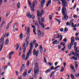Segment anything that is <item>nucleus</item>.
Here are the masks:
<instances>
[{"label":"nucleus","instance_id":"obj_16","mask_svg":"<svg viewBox=\"0 0 79 79\" xmlns=\"http://www.w3.org/2000/svg\"><path fill=\"white\" fill-rule=\"evenodd\" d=\"M32 27V28H33V32H34V33H35V34L36 35V32H35V31H36V29H35V27L34 26H31Z\"/></svg>","mask_w":79,"mask_h":79},{"label":"nucleus","instance_id":"obj_27","mask_svg":"<svg viewBox=\"0 0 79 79\" xmlns=\"http://www.w3.org/2000/svg\"><path fill=\"white\" fill-rule=\"evenodd\" d=\"M51 71V70L50 69H48L47 70L45 71V73H48Z\"/></svg>","mask_w":79,"mask_h":79},{"label":"nucleus","instance_id":"obj_60","mask_svg":"<svg viewBox=\"0 0 79 79\" xmlns=\"http://www.w3.org/2000/svg\"><path fill=\"white\" fill-rule=\"evenodd\" d=\"M75 67L76 68H78V64H75Z\"/></svg>","mask_w":79,"mask_h":79},{"label":"nucleus","instance_id":"obj_35","mask_svg":"<svg viewBox=\"0 0 79 79\" xmlns=\"http://www.w3.org/2000/svg\"><path fill=\"white\" fill-rule=\"evenodd\" d=\"M64 67H62L61 68V72H63L64 71Z\"/></svg>","mask_w":79,"mask_h":79},{"label":"nucleus","instance_id":"obj_25","mask_svg":"<svg viewBox=\"0 0 79 79\" xmlns=\"http://www.w3.org/2000/svg\"><path fill=\"white\" fill-rule=\"evenodd\" d=\"M71 43L72 44L73 43H74V37H73L71 38Z\"/></svg>","mask_w":79,"mask_h":79},{"label":"nucleus","instance_id":"obj_61","mask_svg":"<svg viewBox=\"0 0 79 79\" xmlns=\"http://www.w3.org/2000/svg\"><path fill=\"white\" fill-rule=\"evenodd\" d=\"M72 27H74V23H72L71 24Z\"/></svg>","mask_w":79,"mask_h":79},{"label":"nucleus","instance_id":"obj_41","mask_svg":"<svg viewBox=\"0 0 79 79\" xmlns=\"http://www.w3.org/2000/svg\"><path fill=\"white\" fill-rule=\"evenodd\" d=\"M2 2H3L2 0H0V6L2 4Z\"/></svg>","mask_w":79,"mask_h":79},{"label":"nucleus","instance_id":"obj_10","mask_svg":"<svg viewBox=\"0 0 79 79\" xmlns=\"http://www.w3.org/2000/svg\"><path fill=\"white\" fill-rule=\"evenodd\" d=\"M76 45H77V43H74V48L75 49V53H74L73 55L74 56H76V53H77V52H78V50H77V48H76Z\"/></svg>","mask_w":79,"mask_h":79},{"label":"nucleus","instance_id":"obj_33","mask_svg":"<svg viewBox=\"0 0 79 79\" xmlns=\"http://www.w3.org/2000/svg\"><path fill=\"white\" fill-rule=\"evenodd\" d=\"M31 71H32V68H31L30 69L29 71L28 72V73L29 74H30V73H31Z\"/></svg>","mask_w":79,"mask_h":79},{"label":"nucleus","instance_id":"obj_45","mask_svg":"<svg viewBox=\"0 0 79 79\" xmlns=\"http://www.w3.org/2000/svg\"><path fill=\"white\" fill-rule=\"evenodd\" d=\"M9 59H11V55H9Z\"/></svg>","mask_w":79,"mask_h":79},{"label":"nucleus","instance_id":"obj_59","mask_svg":"<svg viewBox=\"0 0 79 79\" xmlns=\"http://www.w3.org/2000/svg\"><path fill=\"white\" fill-rule=\"evenodd\" d=\"M38 46V45L36 43L35 44V48H36V47H37Z\"/></svg>","mask_w":79,"mask_h":79},{"label":"nucleus","instance_id":"obj_44","mask_svg":"<svg viewBox=\"0 0 79 79\" xmlns=\"http://www.w3.org/2000/svg\"><path fill=\"white\" fill-rule=\"evenodd\" d=\"M54 66H52L50 68L51 70H53V69H54Z\"/></svg>","mask_w":79,"mask_h":79},{"label":"nucleus","instance_id":"obj_22","mask_svg":"<svg viewBox=\"0 0 79 79\" xmlns=\"http://www.w3.org/2000/svg\"><path fill=\"white\" fill-rule=\"evenodd\" d=\"M35 26H37L38 29H39V27H39V24L38 23V22L37 21L35 22Z\"/></svg>","mask_w":79,"mask_h":79},{"label":"nucleus","instance_id":"obj_34","mask_svg":"<svg viewBox=\"0 0 79 79\" xmlns=\"http://www.w3.org/2000/svg\"><path fill=\"white\" fill-rule=\"evenodd\" d=\"M66 25L67 26H71V24L70 23L69 24V22H68L66 23Z\"/></svg>","mask_w":79,"mask_h":79},{"label":"nucleus","instance_id":"obj_1","mask_svg":"<svg viewBox=\"0 0 79 79\" xmlns=\"http://www.w3.org/2000/svg\"><path fill=\"white\" fill-rule=\"evenodd\" d=\"M65 0H63L62 1V5L63 7L62 9V11H67V9L65 7L68 6V2H67L65 1Z\"/></svg>","mask_w":79,"mask_h":79},{"label":"nucleus","instance_id":"obj_13","mask_svg":"<svg viewBox=\"0 0 79 79\" xmlns=\"http://www.w3.org/2000/svg\"><path fill=\"white\" fill-rule=\"evenodd\" d=\"M60 38L59 39V41H61V40L63 39V36L60 33L58 34V35L57 36L55 37V38H57V39H58L60 38Z\"/></svg>","mask_w":79,"mask_h":79},{"label":"nucleus","instance_id":"obj_52","mask_svg":"<svg viewBox=\"0 0 79 79\" xmlns=\"http://www.w3.org/2000/svg\"><path fill=\"white\" fill-rule=\"evenodd\" d=\"M57 2L59 5H61V2H60V0H57Z\"/></svg>","mask_w":79,"mask_h":79},{"label":"nucleus","instance_id":"obj_4","mask_svg":"<svg viewBox=\"0 0 79 79\" xmlns=\"http://www.w3.org/2000/svg\"><path fill=\"white\" fill-rule=\"evenodd\" d=\"M27 31V35H28L27 37L25 40L26 42H27V39H29V33H30V27L26 26L25 27V31Z\"/></svg>","mask_w":79,"mask_h":79},{"label":"nucleus","instance_id":"obj_49","mask_svg":"<svg viewBox=\"0 0 79 79\" xmlns=\"http://www.w3.org/2000/svg\"><path fill=\"white\" fill-rule=\"evenodd\" d=\"M15 73H16V76H18V71H15Z\"/></svg>","mask_w":79,"mask_h":79},{"label":"nucleus","instance_id":"obj_53","mask_svg":"<svg viewBox=\"0 0 79 79\" xmlns=\"http://www.w3.org/2000/svg\"><path fill=\"white\" fill-rule=\"evenodd\" d=\"M9 27H10V25H9V24H8V25L7 26L6 29H8V28H9Z\"/></svg>","mask_w":79,"mask_h":79},{"label":"nucleus","instance_id":"obj_56","mask_svg":"<svg viewBox=\"0 0 79 79\" xmlns=\"http://www.w3.org/2000/svg\"><path fill=\"white\" fill-rule=\"evenodd\" d=\"M75 40H77L79 39V38L77 37H75Z\"/></svg>","mask_w":79,"mask_h":79},{"label":"nucleus","instance_id":"obj_23","mask_svg":"<svg viewBox=\"0 0 79 79\" xmlns=\"http://www.w3.org/2000/svg\"><path fill=\"white\" fill-rule=\"evenodd\" d=\"M24 68H25V66H24V64H22V67L21 68V69H20L21 71H23L24 70Z\"/></svg>","mask_w":79,"mask_h":79},{"label":"nucleus","instance_id":"obj_18","mask_svg":"<svg viewBox=\"0 0 79 79\" xmlns=\"http://www.w3.org/2000/svg\"><path fill=\"white\" fill-rule=\"evenodd\" d=\"M27 70H26L25 71V72L23 73V76L24 77V76H26L27 75Z\"/></svg>","mask_w":79,"mask_h":79},{"label":"nucleus","instance_id":"obj_50","mask_svg":"<svg viewBox=\"0 0 79 79\" xmlns=\"http://www.w3.org/2000/svg\"><path fill=\"white\" fill-rule=\"evenodd\" d=\"M56 42H57V40H56L52 42V44H55V43H56Z\"/></svg>","mask_w":79,"mask_h":79},{"label":"nucleus","instance_id":"obj_51","mask_svg":"<svg viewBox=\"0 0 79 79\" xmlns=\"http://www.w3.org/2000/svg\"><path fill=\"white\" fill-rule=\"evenodd\" d=\"M18 78L19 79H23V77L22 76H20Z\"/></svg>","mask_w":79,"mask_h":79},{"label":"nucleus","instance_id":"obj_42","mask_svg":"<svg viewBox=\"0 0 79 79\" xmlns=\"http://www.w3.org/2000/svg\"><path fill=\"white\" fill-rule=\"evenodd\" d=\"M28 45H29V41H27L26 43V47H28Z\"/></svg>","mask_w":79,"mask_h":79},{"label":"nucleus","instance_id":"obj_21","mask_svg":"<svg viewBox=\"0 0 79 79\" xmlns=\"http://www.w3.org/2000/svg\"><path fill=\"white\" fill-rule=\"evenodd\" d=\"M51 0H49L48 2V3H46V6L47 7L48 6V5H49V4H51Z\"/></svg>","mask_w":79,"mask_h":79},{"label":"nucleus","instance_id":"obj_19","mask_svg":"<svg viewBox=\"0 0 79 79\" xmlns=\"http://www.w3.org/2000/svg\"><path fill=\"white\" fill-rule=\"evenodd\" d=\"M9 43V40L8 39H7L5 42V45H8Z\"/></svg>","mask_w":79,"mask_h":79},{"label":"nucleus","instance_id":"obj_15","mask_svg":"<svg viewBox=\"0 0 79 79\" xmlns=\"http://www.w3.org/2000/svg\"><path fill=\"white\" fill-rule=\"evenodd\" d=\"M27 16L28 18H32V15H31V14L29 12L27 13Z\"/></svg>","mask_w":79,"mask_h":79},{"label":"nucleus","instance_id":"obj_57","mask_svg":"<svg viewBox=\"0 0 79 79\" xmlns=\"http://www.w3.org/2000/svg\"><path fill=\"white\" fill-rule=\"evenodd\" d=\"M60 32H63V28H61L60 29Z\"/></svg>","mask_w":79,"mask_h":79},{"label":"nucleus","instance_id":"obj_7","mask_svg":"<svg viewBox=\"0 0 79 79\" xmlns=\"http://www.w3.org/2000/svg\"><path fill=\"white\" fill-rule=\"evenodd\" d=\"M28 4L29 5V6L31 8V10L32 11H34L35 10V9H34V7H35V2L34 1L33 2V4L32 5V6H31V3L30 2H29V1H28Z\"/></svg>","mask_w":79,"mask_h":79},{"label":"nucleus","instance_id":"obj_14","mask_svg":"<svg viewBox=\"0 0 79 79\" xmlns=\"http://www.w3.org/2000/svg\"><path fill=\"white\" fill-rule=\"evenodd\" d=\"M22 49H23V53H25V52H26V43H24L23 44Z\"/></svg>","mask_w":79,"mask_h":79},{"label":"nucleus","instance_id":"obj_39","mask_svg":"<svg viewBox=\"0 0 79 79\" xmlns=\"http://www.w3.org/2000/svg\"><path fill=\"white\" fill-rule=\"evenodd\" d=\"M70 68L72 69H74V67L73 66V65L71 64L70 65Z\"/></svg>","mask_w":79,"mask_h":79},{"label":"nucleus","instance_id":"obj_55","mask_svg":"<svg viewBox=\"0 0 79 79\" xmlns=\"http://www.w3.org/2000/svg\"><path fill=\"white\" fill-rule=\"evenodd\" d=\"M44 60L45 62L47 63V60H46V58L45 57H44Z\"/></svg>","mask_w":79,"mask_h":79},{"label":"nucleus","instance_id":"obj_43","mask_svg":"<svg viewBox=\"0 0 79 79\" xmlns=\"http://www.w3.org/2000/svg\"><path fill=\"white\" fill-rule=\"evenodd\" d=\"M71 76L72 79H74V76L73 74H71Z\"/></svg>","mask_w":79,"mask_h":79},{"label":"nucleus","instance_id":"obj_24","mask_svg":"<svg viewBox=\"0 0 79 79\" xmlns=\"http://www.w3.org/2000/svg\"><path fill=\"white\" fill-rule=\"evenodd\" d=\"M45 3V0H43L41 2V6H43L44 4Z\"/></svg>","mask_w":79,"mask_h":79},{"label":"nucleus","instance_id":"obj_54","mask_svg":"<svg viewBox=\"0 0 79 79\" xmlns=\"http://www.w3.org/2000/svg\"><path fill=\"white\" fill-rule=\"evenodd\" d=\"M66 48V47L65 46H64V48L62 49V51H64V50L65 49V48Z\"/></svg>","mask_w":79,"mask_h":79},{"label":"nucleus","instance_id":"obj_32","mask_svg":"<svg viewBox=\"0 0 79 79\" xmlns=\"http://www.w3.org/2000/svg\"><path fill=\"white\" fill-rule=\"evenodd\" d=\"M15 53V52H14L12 51L10 52H9V54L10 55H13V54H14Z\"/></svg>","mask_w":79,"mask_h":79},{"label":"nucleus","instance_id":"obj_31","mask_svg":"<svg viewBox=\"0 0 79 79\" xmlns=\"http://www.w3.org/2000/svg\"><path fill=\"white\" fill-rule=\"evenodd\" d=\"M56 21H57L58 22L59 24H60V23L61 22V20H59L58 19H56Z\"/></svg>","mask_w":79,"mask_h":79},{"label":"nucleus","instance_id":"obj_29","mask_svg":"<svg viewBox=\"0 0 79 79\" xmlns=\"http://www.w3.org/2000/svg\"><path fill=\"white\" fill-rule=\"evenodd\" d=\"M19 44H17V48H16V50H18V48H19Z\"/></svg>","mask_w":79,"mask_h":79},{"label":"nucleus","instance_id":"obj_12","mask_svg":"<svg viewBox=\"0 0 79 79\" xmlns=\"http://www.w3.org/2000/svg\"><path fill=\"white\" fill-rule=\"evenodd\" d=\"M39 24L40 25H41L42 28H44L45 27V25L43 24V23H42L41 20L40 19V18H38Z\"/></svg>","mask_w":79,"mask_h":79},{"label":"nucleus","instance_id":"obj_30","mask_svg":"<svg viewBox=\"0 0 79 79\" xmlns=\"http://www.w3.org/2000/svg\"><path fill=\"white\" fill-rule=\"evenodd\" d=\"M20 7V2H19L18 4H17V7L18 8H19Z\"/></svg>","mask_w":79,"mask_h":79},{"label":"nucleus","instance_id":"obj_9","mask_svg":"<svg viewBox=\"0 0 79 79\" xmlns=\"http://www.w3.org/2000/svg\"><path fill=\"white\" fill-rule=\"evenodd\" d=\"M44 10H42L41 11V13H40L39 11H37V15L38 17H39H39H41L42 16V15L44 14Z\"/></svg>","mask_w":79,"mask_h":79},{"label":"nucleus","instance_id":"obj_40","mask_svg":"<svg viewBox=\"0 0 79 79\" xmlns=\"http://www.w3.org/2000/svg\"><path fill=\"white\" fill-rule=\"evenodd\" d=\"M68 31V29H67V27H65L64 28V31L67 32V31Z\"/></svg>","mask_w":79,"mask_h":79},{"label":"nucleus","instance_id":"obj_37","mask_svg":"<svg viewBox=\"0 0 79 79\" xmlns=\"http://www.w3.org/2000/svg\"><path fill=\"white\" fill-rule=\"evenodd\" d=\"M10 15V12H7L6 14V17H7L8 16V15Z\"/></svg>","mask_w":79,"mask_h":79},{"label":"nucleus","instance_id":"obj_58","mask_svg":"<svg viewBox=\"0 0 79 79\" xmlns=\"http://www.w3.org/2000/svg\"><path fill=\"white\" fill-rule=\"evenodd\" d=\"M29 63H30L29 61L27 60V65H28H28H29Z\"/></svg>","mask_w":79,"mask_h":79},{"label":"nucleus","instance_id":"obj_11","mask_svg":"<svg viewBox=\"0 0 79 79\" xmlns=\"http://www.w3.org/2000/svg\"><path fill=\"white\" fill-rule=\"evenodd\" d=\"M33 53L34 55H36V56H37L39 53V50H37L36 51L35 49H34L33 52Z\"/></svg>","mask_w":79,"mask_h":79},{"label":"nucleus","instance_id":"obj_38","mask_svg":"<svg viewBox=\"0 0 79 79\" xmlns=\"http://www.w3.org/2000/svg\"><path fill=\"white\" fill-rule=\"evenodd\" d=\"M72 58L73 60H77V58H76L74 56H73L72 57Z\"/></svg>","mask_w":79,"mask_h":79},{"label":"nucleus","instance_id":"obj_28","mask_svg":"<svg viewBox=\"0 0 79 79\" xmlns=\"http://www.w3.org/2000/svg\"><path fill=\"white\" fill-rule=\"evenodd\" d=\"M70 45V48H69V49H70L71 48V47H73V44L71 43L70 44H69Z\"/></svg>","mask_w":79,"mask_h":79},{"label":"nucleus","instance_id":"obj_36","mask_svg":"<svg viewBox=\"0 0 79 79\" xmlns=\"http://www.w3.org/2000/svg\"><path fill=\"white\" fill-rule=\"evenodd\" d=\"M60 66H58L55 68H54V70H56V69L57 68H60Z\"/></svg>","mask_w":79,"mask_h":79},{"label":"nucleus","instance_id":"obj_17","mask_svg":"<svg viewBox=\"0 0 79 79\" xmlns=\"http://www.w3.org/2000/svg\"><path fill=\"white\" fill-rule=\"evenodd\" d=\"M22 58H23V59H24V60H25L26 61V60H27V58L26 59V55H25V54H23L22 55Z\"/></svg>","mask_w":79,"mask_h":79},{"label":"nucleus","instance_id":"obj_3","mask_svg":"<svg viewBox=\"0 0 79 79\" xmlns=\"http://www.w3.org/2000/svg\"><path fill=\"white\" fill-rule=\"evenodd\" d=\"M30 50H29L28 52L27 53L26 55V59L28 58L29 56V55L32 54V48H33V44L31 42L30 44Z\"/></svg>","mask_w":79,"mask_h":79},{"label":"nucleus","instance_id":"obj_47","mask_svg":"<svg viewBox=\"0 0 79 79\" xmlns=\"http://www.w3.org/2000/svg\"><path fill=\"white\" fill-rule=\"evenodd\" d=\"M49 18L50 19H52V15H49Z\"/></svg>","mask_w":79,"mask_h":79},{"label":"nucleus","instance_id":"obj_46","mask_svg":"<svg viewBox=\"0 0 79 79\" xmlns=\"http://www.w3.org/2000/svg\"><path fill=\"white\" fill-rule=\"evenodd\" d=\"M48 64H49V66H52V65L53 64V63H51L50 62H48Z\"/></svg>","mask_w":79,"mask_h":79},{"label":"nucleus","instance_id":"obj_8","mask_svg":"<svg viewBox=\"0 0 79 79\" xmlns=\"http://www.w3.org/2000/svg\"><path fill=\"white\" fill-rule=\"evenodd\" d=\"M38 35L39 37H43L44 36V33L43 31L41 32L40 30H39L38 31Z\"/></svg>","mask_w":79,"mask_h":79},{"label":"nucleus","instance_id":"obj_63","mask_svg":"<svg viewBox=\"0 0 79 79\" xmlns=\"http://www.w3.org/2000/svg\"><path fill=\"white\" fill-rule=\"evenodd\" d=\"M13 23V21H10L8 24H9V25L10 26V24H11V23Z\"/></svg>","mask_w":79,"mask_h":79},{"label":"nucleus","instance_id":"obj_48","mask_svg":"<svg viewBox=\"0 0 79 79\" xmlns=\"http://www.w3.org/2000/svg\"><path fill=\"white\" fill-rule=\"evenodd\" d=\"M64 66L65 68L66 67V62H64Z\"/></svg>","mask_w":79,"mask_h":79},{"label":"nucleus","instance_id":"obj_20","mask_svg":"<svg viewBox=\"0 0 79 79\" xmlns=\"http://www.w3.org/2000/svg\"><path fill=\"white\" fill-rule=\"evenodd\" d=\"M40 52L41 53H42L43 52V48L42 45H40Z\"/></svg>","mask_w":79,"mask_h":79},{"label":"nucleus","instance_id":"obj_64","mask_svg":"<svg viewBox=\"0 0 79 79\" xmlns=\"http://www.w3.org/2000/svg\"><path fill=\"white\" fill-rule=\"evenodd\" d=\"M41 21L42 22H44V18H42L41 19Z\"/></svg>","mask_w":79,"mask_h":79},{"label":"nucleus","instance_id":"obj_6","mask_svg":"<svg viewBox=\"0 0 79 79\" xmlns=\"http://www.w3.org/2000/svg\"><path fill=\"white\" fill-rule=\"evenodd\" d=\"M67 11H62V13L63 15H64V17L62 18H63L64 21H66L68 19V16L67 15V13H66Z\"/></svg>","mask_w":79,"mask_h":79},{"label":"nucleus","instance_id":"obj_5","mask_svg":"<svg viewBox=\"0 0 79 79\" xmlns=\"http://www.w3.org/2000/svg\"><path fill=\"white\" fill-rule=\"evenodd\" d=\"M39 67L37 63H36L35 64V69H34V73L35 74H37L39 73Z\"/></svg>","mask_w":79,"mask_h":79},{"label":"nucleus","instance_id":"obj_2","mask_svg":"<svg viewBox=\"0 0 79 79\" xmlns=\"http://www.w3.org/2000/svg\"><path fill=\"white\" fill-rule=\"evenodd\" d=\"M4 39L5 36L3 35L0 39V52L3 47V44H4V42L5 41Z\"/></svg>","mask_w":79,"mask_h":79},{"label":"nucleus","instance_id":"obj_26","mask_svg":"<svg viewBox=\"0 0 79 79\" xmlns=\"http://www.w3.org/2000/svg\"><path fill=\"white\" fill-rule=\"evenodd\" d=\"M22 33H23V32H22V33H21L20 34V35L19 36L20 39H23V37Z\"/></svg>","mask_w":79,"mask_h":79},{"label":"nucleus","instance_id":"obj_62","mask_svg":"<svg viewBox=\"0 0 79 79\" xmlns=\"http://www.w3.org/2000/svg\"><path fill=\"white\" fill-rule=\"evenodd\" d=\"M10 65H11V63L9 62L7 64L8 66H10Z\"/></svg>","mask_w":79,"mask_h":79}]
</instances>
